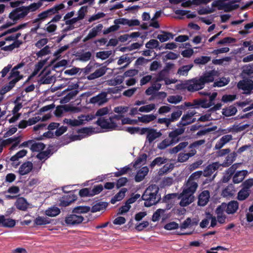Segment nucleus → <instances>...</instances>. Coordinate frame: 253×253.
Instances as JSON below:
<instances>
[{
	"label": "nucleus",
	"mask_w": 253,
	"mask_h": 253,
	"mask_svg": "<svg viewBox=\"0 0 253 253\" xmlns=\"http://www.w3.org/2000/svg\"><path fill=\"white\" fill-rule=\"evenodd\" d=\"M214 81L213 74L211 71L205 73L200 78H194L186 80L183 83L177 84L175 88L178 90L187 89L193 92L203 89L206 84L213 82Z\"/></svg>",
	"instance_id": "nucleus-1"
},
{
	"label": "nucleus",
	"mask_w": 253,
	"mask_h": 253,
	"mask_svg": "<svg viewBox=\"0 0 253 253\" xmlns=\"http://www.w3.org/2000/svg\"><path fill=\"white\" fill-rule=\"evenodd\" d=\"M41 1L34 2L28 6H21L13 9L8 15V18L12 22H8L0 27V30L7 28L16 24L19 21L24 19L30 12H34L42 6Z\"/></svg>",
	"instance_id": "nucleus-2"
},
{
	"label": "nucleus",
	"mask_w": 253,
	"mask_h": 253,
	"mask_svg": "<svg viewBox=\"0 0 253 253\" xmlns=\"http://www.w3.org/2000/svg\"><path fill=\"white\" fill-rule=\"evenodd\" d=\"M41 1L34 2L28 6H21L13 9L8 15V18L12 22H8L0 27V30L7 28L16 24L19 21L24 19L30 12H34L42 6Z\"/></svg>",
	"instance_id": "nucleus-3"
},
{
	"label": "nucleus",
	"mask_w": 253,
	"mask_h": 253,
	"mask_svg": "<svg viewBox=\"0 0 253 253\" xmlns=\"http://www.w3.org/2000/svg\"><path fill=\"white\" fill-rule=\"evenodd\" d=\"M185 130V127H178L168 133L169 138H167L158 144V148L164 150L169 146L176 144L181 139L179 137Z\"/></svg>",
	"instance_id": "nucleus-4"
},
{
	"label": "nucleus",
	"mask_w": 253,
	"mask_h": 253,
	"mask_svg": "<svg viewBox=\"0 0 253 253\" xmlns=\"http://www.w3.org/2000/svg\"><path fill=\"white\" fill-rule=\"evenodd\" d=\"M159 187L156 185L149 186L144 192L141 199L144 201V206L150 207L156 205L161 200L160 195L158 194Z\"/></svg>",
	"instance_id": "nucleus-5"
},
{
	"label": "nucleus",
	"mask_w": 253,
	"mask_h": 253,
	"mask_svg": "<svg viewBox=\"0 0 253 253\" xmlns=\"http://www.w3.org/2000/svg\"><path fill=\"white\" fill-rule=\"evenodd\" d=\"M65 5L61 3L60 4H55L53 7L48 8L41 12V14L43 18L44 21L46 19L54 16L56 14H60L59 11L65 8Z\"/></svg>",
	"instance_id": "nucleus-6"
},
{
	"label": "nucleus",
	"mask_w": 253,
	"mask_h": 253,
	"mask_svg": "<svg viewBox=\"0 0 253 253\" xmlns=\"http://www.w3.org/2000/svg\"><path fill=\"white\" fill-rule=\"evenodd\" d=\"M96 124L103 129H107L110 130L116 129L117 125L115 122L112 121V118L105 119L104 117L99 118Z\"/></svg>",
	"instance_id": "nucleus-7"
},
{
	"label": "nucleus",
	"mask_w": 253,
	"mask_h": 253,
	"mask_svg": "<svg viewBox=\"0 0 253 253\" xmlns=\"http://www.w3.org/2000/svg\"><path fill=\"white\" fill-rule=\"evenodd\" d=\"M64 188L65 187L63 188V191L65 193V194L60 198L59 206L61 207H66L70 205L72 202L76 201L77 197L76 195L74 194L73 192L71 191L66 192L64 190Z\"/></svg>",
	"instance_id": "nucleus-8"
},
{
	"label": "nucleus",
	"mask_w": 253,
	"mask_h": 253,
	"mask_svg": "<svg viewBox=\"0 0 253 253\" xmlns=\"http://www.w3.org/2000/svg\"><path fill=\"white\" fill-rule=\"evenodd\" d=\"M228 214H232L236 212L239 209V203L237 201L232 200L228 204L222 203L219 206Z\"/></svg>",
	"instance_id": "nucleus-9"
},
{
	"label": "nucleus",
	"mask_w": 253,
	"mask_h": 253,
	"mask_svg": "<svg viewBox=\"0 0 253 253\" xmlns=\"http://www.w3.org/2000/svg\"><path fill=\"white\" fill-rule=\"evenodd\" d=\"M62 17V14H56L52 17L51 20L46 25V27L44 29L48 33H54L57 30V25L54 24L59 22Z\"/></svg>",
	"instance_id": "nucleus-10"
},
{
	"label": "nucleus",
	"mask_w": 253,
	"mask_h": 253,
	"mask_svg": "<svg viewBox=\"0 0 253 253\" xmlns=\"http://www.w3.org/2000/svg\"><path fill=\"white\" fill-rule=\"evenodd\" d=\"M84 219L82 215L72 213L66 217L65 221L68 225H76L82 223Z\"/></svg>",
	"instance_id": "nucleus-11"
},
{
	"label": "nucleus",
	"mask_w": 253,
	"mask_h": 253,
	"mask_svg": "<svg viewBox=\"0 0 253 253\" xmlns=\"http://www.w3.org/2000/svg\"><path fill=\"white\" fill-rule=\"evenodd\" d=\"M184 186L185 187L182 191L183 194H188L190 196H193V194L195 192L198 186L197 182L191 181L188 179Z\"/></svg>",
	"instance_id": "nucleus-12"
},
{
	"label": "nucleus",
	"mask_w": 253,
	"mask_h": 253,
	"mask_svg": "<svg viewBox=\"0 0 253 253\" xmlns=\"http://www.w3.org/2000/svg\"><path fill=\"white\" fill-rule=\"evenodd\" d=\"M103 28V26L102 24H99L95 27L92 28L90 30L88 35L84 39L83 42H86L87 41L96 37L99 35V33L101 32Z\"/></svg>",
	"instance_id": "nucleus-13"
},
{
	"label": "nucleus",
	"mask_w": 253,
	"mask_h": 253,
	"mask_svg": "<svg viewBox=\"0 0 253 253\" xmlns=\"http://www.w3.org/2000/svg\"><path fill=\"white\" fill-rule=\"evenodd\" d=\"M19 141L20 140L18 137H11L6 139L2 140L0 142V152L2 151L3 147L14 142L11 147V148L13 149L18 145Z\"/></svg>",
	"instance_id": "nucleus-14"
},
{
	"label": "nucleus",
	"mask_w": 253,
	"mask_h": 253,
	"mask_svg": "<svg viewBox=\"0 0 253 253\" xmlns=\"http://www.w3.org/2000/svg\"><path fill=\"white\" fill-rule=\"evenodd\" d=\"M221 166L218 162H214L208 165L203 172L204 177H209L212 175Z\"/></svg>",
	"instance_id": "nucleus-15"
},
{
	"label": "nucleus",
	"mask_w": 253,
	"mask_h": 253,
	"mask_svg": "<svg viewBox=\"0 0 253 253\" xmlns=\"http://www.w3.org/2000/svg\"><path fill=\"white\" fill-rule=\"evenodd\" d=\"M107 101V93L105 92H102L95 96L90 99V103L92 104H103Z\"/></svg>",
	"instance_id": "nucleus-16"
},
{
	"label": "nucleus",
	"mask_w": 253,
	"mask_h": 253,
	"mask_svg": "<svg viewBox=\"0 0 253 253\" xmlns=\"http://www.w3.org/2000/svg\"><path fill=\"white\" fill-rule=\"evenodd\" d=\"M162 135L160 131H157V129L150 128L146 136V139L150 143H151L156 139L159 138Z\"/></svg>",
	"instance_id": "nucleus-17"
},
{
	"label": "nucleus",
	"mask_w": 253,
	"mask_h": 253,
	"mask_svg": "<svg viewBox=\"0 0 253 253\" xmlns=\"http://www.w3.org/2000/svg\"><path fill=\"white\" fill-rule=\"evenodd\" d=\"M210 192L208 190H204L202 191L198 197V205L200 206H206L209 201Z\"/></svg>",
	"instance_id": "nucleus-18"
},
{
	"label": "nucleus",
	"mask_w": 253,
	"mask_h": 253,
	"mask_svg": "<svg viewBox=\"0 0 253 253\" xmlns=\"http://www.w3.org/2000/svg\"><path fill=\"white\" fill-rule=\"evenodd\" d=\"M107 71L106 67H101L100 68L96 70L93 73L90 74L87 77L89 80H92L101 77L105 74Z\"/></svg>",
	"instance_id": "nucleus-19"
},
{
	"label": "nucleus",
	"mask_w": 253,
	"mask_h": 253,
	"mask_svg": "<svg viewBox=\"0 0 253 253\" xmlns=\"http://www.w3.org/2000/svg\"><path fill=\"white\" fill-rule=\"evenodd\" d=\"M33 169V164L31 162L24 163L19 168L18 172L21 175H24L29 173Z\"/></svg>",
	"instance_id": "nucleus-20"
},
{
	"label": "nucleus",
	"mask_w": 253,
	"mask_h": 253,
	"mask_svg": "<svg viewBox=\"0 0 253 253\" xmlns=\"http://www.w3.org/2000/svg\"><path fill=\"white\" fill-rule=\"evenodd\" d=\"M16 208L19 210L25 211L28 209V203L25 198L18 197L15 203Z\"/></svg>",
	"instance_id": "nucleus-21"
},
{
	"label": "nucleus",
	"mask_w": 253,
	"mask_h": 253,
	"mask_svg": "<svg viewBox=\"0 0 253 253\" xmlns=\"http://www.w3.org/2000/svg\"><path fill=\"white\" fill-rule=\"evenodd\" d=\"M181 199L180 202V205L181 207H186L192 203L194 201V196H190L188 194H183V192L181 194Z\"/></svg>",
	"instance_id": "nucleus-22"
},
{
	"label": "nucleus",
	"mask_w": 253,
	"mask_h": 253,
	"mask_svg": "<svg viewBox=\"0 0 253 253\" xmlns=\"http://www.w3.org/2000/svg\"><path fill=\"white\" fill-rule=\"evenodd\" d=\"M127 190L126 188H122L120 191L117 193L115 196L112 198L111 200V203L112 204H115L117 201H120L122 200L125 196L126 193L127 192Z\"/></svg>",
	"instance_id": "nucleus-23"
},
{
	"label": "nucleus",
	"mask_w": 253,
	"mask_h": 253,
	"mask_svg": "<svg viewBox=\"0 0 253 253\" xmlns=\"http://www.w3.org/2000/svg\"><path fill=\"white\" fill-rule=\"evenodd\" d=\"M237 154L235 152H233L230 154H228L221 166H222L223 167H229L235 160Z\"/></svg>",
	"instance_id": "nucleus-24"
},
{
	"label": "nucleus",
	"mask_w": 253,
	"mask_h": 253,
	"mask_svg": "<svg viewBox=\"0 0 253 253\" xmlns=\"http://www.w3.org/2000/svg\"><path fill=\"white\" fill-rule=\"evenodd\" d=\"M251 193V190H247L242 188L238 193L237 199L240 201L246 200Z\"/></svg>",
	"instance_id": "nucleus-25"
},
{
	"label": "nucleus",
	"mask_w": 253,
	"mask_h": 253,
	"mask_svg": "<svg viewBox=\"0 0 253 253\" xmlns=\"http://www.w3.org/2000/svg\"><path fill=\"white\" fill-rule=\"evenodd\" d=\"M47 61V59L40 60L35 65L33 72L30 75V78H32L36 76L39 71L42 68Z\"/></svg>",
	"instance_id": "nucleus-26"
},
{
	"label": "nucleus",
	"mask_w": 253,
	"mask_h": 253,
	"mask_svg": "<svg viewBox=\"0 0 253 253\" xmlns=\"http://www.w3.org/2000/svg\"><path fill=\"white\" fill-rule=\"evenodd\" d=\"M237 112L236 107L233 105H231L228 107L222 109V115L225 117H230L234 116Z\"/></svg>",
	"instance_id": "nucleus-27"
},
{
	"label": "nucleus",
	"mask_w": 253,
	"mask_h": 253,
	"mask_svg": "<svg viewBox=\"0 0 253 253\" xmlns=\"http://www.w3.org/2000/svg\"><path fill=\"white\" fill-rule=\"evenodd\" d=\"M246 173V170L237 171L233 177V182L236 184L241 182L244 180Z\"/></svg>",
	"instance_id": "nucleus-28"
},
{
	"label": "nucleus",
	"mask_w": 253,
	"mask_h": 253,
	"mask_svg": "<svg viewBox=\"0 0 253 253\" xmlns=\"http://www.w3.org/2000/svg\"><path fill=\"white\" fill-rule=\"evenodd\" d=\"M224 211L219 206H218L215 210L217 221L221 224L225 222L226 218V215L224 214Z\"/></svg>",
	"instance_id": "nucleus-29"
},
{
	"label": "nucleus",
	"mask_w": 253,
	"mask_h": 253,
	"mask_svg": "<svg viewBox=\"0 0 253 253\" xmlns=\"http://www.w3.org/2000/svg\"><path fill=\"white\" fill-rule=\"evenodd\" d=\"M237 87L239 89H242L245 91V94H250L249 91V81H240L237 84Z\"/></svg>",
	"instance_id": "nucleus-30"
},
{
	"label": "nucleus",
	"mask_w": 253,
	"mask_h": 253,
	"mask_svg": "<svg viewBox=\"0 0 253 253\" xmlns=\"http://www.w3.org/2000/svg\"><path fill=\"white\" fill-rule=\"evenodd\" d=\"M72 107L68 105L59 106L56 107L55 111V115L57 117H60L63 113V112L72 111Z\"/></svg>",
	"instance_id": "nucleus-31"
},
{
	"label": "nucleus",
	"mask_w": 253,
	"mask_h": 253,
	"mask_svg": "<svg viewBox=\"0 0 253 253\" xmlns=\"http://www.w3.org/2000/svg\"><path fill=\"white\" fill-rule=\"evenodd\" d=\"M156 116L154 114L143 115L138 118V120L141 123H149L156 119Z\"/></svg>",
	"instance_id": "nucleus-32"
},
{
	"label": "nucleus",
	"mask_w": 253,
	"mask_h": 253,
	"mask_svg": "<svg viewBox=\"0 0 253 253\" xmlns=\"http://www.w3.org/2000/svg\"><path fill=\"white\" fill-rule=\"evenodd\" d=\"M161 32L163 33V34L158 35L157 38L162 42L167 41L169 39H172L173 38L174 35L171 33L163 31H162Z\"/></svg>",
	"instance_id": "nucleus-33"
},
{
	"label": "nucleus",
	"mask_w": 253,
	"mask_h": 253,
	"mask_svg": "<svg viewBox=\"0 0 253 253\" xmlns=\"http://www.w3.org/2000/svg\"><path fill=\"white\" fill-rule=\"evenodd\" d=\"M50 223V219L46 217L38 216L34 220V224L36 225H43Z\"/></svg>",
	"instance_id": "nucleus-34"
},
{
	"label": "nucleus",
	"mask_w": 253,
	"mask_h": 253,
	"mask_svg": "<svg viewBox=\"0 0 253 253\" xmlns=\"http://www.w3.org/2000/svg\"><path fill=\"white\" fill-rule=\"evenodd\" d=\"M193 67V64L182 66L178 69L177 74L181 76H187Z\"/></svg>",
	"instance_id": "nucleus-35"
},
{
	"label": "nucleus",
	"mask_w": 253,
	"mask_h": 253,
	"mask_svg": "<svg viewBox=\"0 0 253 253\" xmlns=\"http://www.w3.org/2000/svg\"><path fill=\"white\" fill-rule=\"evenodd\" d=\"M60 212V210L59 208L56 207H52L48 208L45 211L46 215L50 217L56 216L58 215Z\"/></svg>",
	"instance_id": "nucleus-36"
},
{
	"label": "nucleus",
	"mask_w": 253,
	"mask_h": 253,
	"mask_svg": "<svg viewBox=\"0 0 253 253\" xmlns=\"http://www.w3.org/2000/svg\"><path fill=\"white\" fill-rule=\"evenodd\" d=\"M45 147V145L42 142H35L32 144L30 149L33 152H40L43 150Z\"/></svg>",
	"instance_id": "nucleus-37"
},
{
	"label": "nucleus",
	"mask_w": 253,
	"mask_h": 253,
	"mask_svg": "<svg viewBox=\"0 0 253 253\" xmlns=\"http://www.w3.org/2000/svg\"><path fill=\"white\" fill-rule=\"evenodd\" d=\"M79 93L78 90H72L69 92L61 100L62 103H67L73 99Z\"/></svg>",
	"instance_id": "nucleus-38"
},
{
	"label": "nucleus",
	"mask_w": 253,
	"mask_h": 253,
	"mask_svg": "<svg viewBox=\"0 0 253 253\" xmlns=\"http://www.w3.org/2000/svg\"><path fill=\"white\" fill-rule=\"evenodd\" d=\"M107 206L108 204L106 202L98 203L92 207L91 209V211L92 212H95L100 211L103 209H105Z\"/></svg>",
	"instance_id": "nucleus-39"
},
{
	"label": "nucleus",
	"mask_w": 253,
	"mask_h": 253,
	"mask_svg": "<svg viewBox=\"0 0 253 253\" xmlns=\"http://www.w3.org/2000/svg\"><path fill=\"white\" fill-rule=\"evenodd\" d=\"M239 7L238 4H234L231 1L224 4L223 10L226 12H231L233 10L237 9Z\"/></svg>",
	"instance_id": "nucleus-40"
},
{
	"label": "nucleus",
	"mask_w": 253,
	"mask_h": 253,
	"mask_svg": "<svg viewBox=\"0 0 253 253\" xmlns=\"http://www.w3.org/2000/svg\"><path fill=\"white\" fill-rule=\"evenodd\" d=\"M52 154L50 149H48L46 151H41L37 155V158L39 160H45Z\"/></svg>",
	"instance_id": "nucleus-41"
},
{
	"label": "nucleus",
	"mask_w": 253,
	"mask_h": 253,
	"mask_svg": "<svg viewBox=\"0 0 253 253\" xmlns=\"http://www.w3.org/2000/svg\"><path fill=\"white\" fill-rule=\"evenodd\" d=\"M63 123L72 126H79L83 124V120H78L76 119L72 120L70 119L65 118L63 120Z\"/></svg>",
	"instance_id": "nucleus-42"
},
{
	"label": "nucleus",
	"mask_w": 253,
	"mask_h": 253,
	"mask_svg": "<svg viewBox=\"0 0 253 253\" xmlns=\"http://www.w3.org/2000/svg\"><path fill=\"white\" fill-rule=\"evenodd\" d=\"M211 60V57L207 56H202L196 58L194 60V63L197 65H204Z\"/></svg>",
	"instance_id": "nucleus-43"
},
{
	"label": "nucleus",
	"mask_w": 253,
	"mask_h": 253,
	"mask_svg": "<svg viewBox=\"0 0 253 253\" xmlns=\"http://www.w3.org/2000/svg\"><path fill=\"white\" fill-rule=\"evenodd\" d=\"M167 162V159L164 157H157L152 162L150 166L151 168H153L156 165L160 166L162 164H166Z\"/></svg>",
	"instance_id": "nucleus-44"
},
{
	"label": "nucleus",
	"mask_w": 253,
	"mask_h": 253,
	"mask_svg": "<svg viewBox=\"0 0 253 253\" xmlns=\"http://www.w3.org/2000/svg\"><path fill=\"white\" fill-rule=\"evenodd\" d=\"M90 207L88 206H77L74 208L72 211V213L75 214L87 213L90 211Z\"/></svg>",
	"instance_id": "nucleus-45"
},
{
	"label": "nucleus",
	"mask_w": 253,
	"mask_h": 253,
	"mask_svg": "<svg viewBox=\"0 0 253 253\" xmlns=\"http://www.w3.org/2000/svg\"><path fill=\"white\" fill-rule=\"evenodd\" d=\"M27 154V151L25 149H23L18 151L14 155L12 156L10 160L12 162L18 161L19 159L24 157Z\"/></svg>",
	"instance_id": "nucleus-46"
},
{
	"label": "nucleus",
	"mask_w": 253,
	"mask_h": 253,
	"mask_svg": "<svg viewBox=\"0 0 253 253\" xmlns=\"http://www.w3.org/2000/svg\"><path fill=\"white\" fill-rule=\"evenodd\" d=\"M21 44V41H14L12 44L3 47L2 49L4 51H11L15 48L19 47Z\"/></svg>",
	"instance_id": "nucleus-47"
},
{
	"label": "nucleus",
	"mask_w": 253,
	"mask_h": 253,
	"mask_svg": "<svg viewBox=\"0 0 253 253\" xmlns=\"http://www.w3.org/2000/svg\"><path fill=\"white\" fill-rule=\"evenodd\" d=\"M182 114V111L180 110L173 112L169 118L170 123L174 122L178 120Z\"/></svg>",
	"instance_id": "nucleus-48"
},
{
	"label": "nucleus",
	"mask_w": 253,
	"mask_h": 253,
	"mask_svg": "<svg viewBox=\"0 0 253 253\" xmlns=\"http://www.w3.org/2000/svg\"><path fill=\"white\" fill-rule=\"evenodd\" d=\"M236 40L235 38L231 37H225L217 42V45H224L227 43H232L236 42Z\"/></svg>",
	"instance_id": "nucleus-49"
},
{
	"label": "nucleus",
	"mask_w": 253,
	"mask_h": 253,
	"mask_svg": "<svg viewBox=\"0 0 253 253\" xmlns=\"http://www.w3.org/2000/svg\"><path fill=\"white\" fill-rule=\"evenodd\" d=\"M159 42L157 40L154 39L150 40L145 44L146 47L148 49L156 48L159 46Z\"/></svg>",
	"instance_id": "nucleus-50"
},
{
	"label": "nucleus",
	"mask_w": 253,
	"mask_h": 253,
	"mask_svg": "<svg viewBox=\"0 0 253 253\" xmlns=\"http://www.w3.org/2000/svg\"><path fill=\"white\" fill-rule=\"evenodd\" d=\"M165 212V210L162 209H159L153 213L152 220L153 221H158L161 217V214H163Z\"/></svg>",
	"instance_id": "nucleus-51"
},
{
	"label": "nucleus",
	"mask_w": 253,
	"mask_h": 253,
	"mask_svg": "<svg viewBox=\"0 0 253 253\" xmlns=\"http://www.w3.org/2000/svg\"><path fill=\"white\" fill-rule=\"evenodd\" d=\"M173 168L174 166L172 164H166L162 168L160 169V174L161 175L167 173L169 170L172 169Z\"/></svg>",
	"instance_id": "nucleus-52"
},
{
	"label": "nucleus",
	"mask_w": 253,
	"mask_h": 253,
	"mask_svg": "<svg viewBox=\"0 0 253 253\" xmlns=\"http://www.w3.org/2000/svg\"><path fill=\"white\" fill-rule=\"evenodd\" d=\"M237 98L236 94H225L222 96L221 101L224 103L232 102Z\"/></svg>",
	"instance_id": "nucleus-53"
},
{
	"label": "nucleus",
	"mask_w": 253,
	"mask_h": 253,
	"mask_svg": "<svg viewBox=\"0 0 253 253\" xmlns=\"http://www.w3.org/2000/svg\"><path fill=\"white\" fill-rule=\"evenodd\" d=\"M131 169L128 166H125L121 168L119 171L114 172V174L115 177H119L127 173Z\"/></svg>",
	"instance_id": "nucleus-54"
},
{
	"label": "nucleus",
	"mask_w": 253,
	"mask_h": 253,
	"mask_svg": "<svg viewBox=\"0 0 253 253\" xmlns=\"http://www.w3.org/2000/svg\"><path fill=\"white\" fill-rule=\"evenodd\" d=\"M20 78V80L23 78V76L20 74V72L18 70L12 68L11 70L9 75L8 77V80H10L12 78Z\"/></svg>",
	"instance_id": "nucleus-55"
},
{
	"label": "nucleus",
	"mask_w": 253,
	"mask_h": 253,
	"mask_svg": "<svg viewBox=\"0 0 253 253\" xmlns=\"http://www.w3.org/2000/svg\"><path fill=\"white\" fill-rule=\"evenodd\" d=\"M128 181V180L126 177H122L120 178L117 180L116 184V188L119 189L125 186Z\"/></svg>",
	"instance_id": "nucleus-56"
},
{
	"label": "nucleus",
	"mask_w": 253,
	"mask_h": 253,
	"mask_svg": "<svg viewBox=\"0 0 253 253\" xmlns=\"http://www.w3.org/2000/svg\"><path fill=\"white\" fill-rule=\"evenodd\" d=\"M87 12V6H82L78 11V16H77L78 18H79L80 20H83L84 18L85 13Z\"/></svg>",
	"instance_id": "nucleus-57"
},
{
	"label": "nucleus",
	"mask_w": 253,
	"mask_h": 253,
	"mask_svg": "<svg viewBox=\"0 0 253 253\" xmlns=\"http://www.w3.org/2000/svg\"><path fill=\"white\" fill-rule=\"evenodd\" d=\"M155 108L154 104H150L147 105L141 106L139 108V111L141 112H149Z\"/></svg>",
	"instance_id": "nucleus-58"
},
{
	"label": "nucleus",
	"mask_w": 253,
	"mask_h": 253,
	"mask_svg": "<svg viewBox=\"0 0 253 253\" xmlns=\"http://www.w3.org/2000/svg\"><path fill=\"white\" fill-rule=\"evenodd\" d=\"M50 53L49 47L46 45L43 48L39 51L37 53L38 57H42L43 56L48 54Z\"/></svg>",
	"instance_id": "nucleus-59"
},
{
	"label": "nucleus",
	"mask_w": 253,
	"mask_h": 253,
	"mask_svg": "<svg viewBox=\"0 0 253 253\" xmlns=\"http://www.w3.org/2000/svg\"><path fill=\"white\" fill-rule=\"evenodd\" d=\"M4 220L2 224L3 227L11 228L15 225L16 222L14 219L10 218L6 219L4 218Z\"/></svg>",
	"instance_id": "nucleus-60"
},
{
	"label": "nucleus",
	"mask_w": 253,
	"mask_h": 253,
	"mask_svg": "<svg viewBox=\"0 0 253 253\" xmlns=\"http://www.w3.org/2000/svg\"><path fill=\"white\" fill-rule=\"evenodd\" d=\"M103 189V187L101 184L95 185L93 187V189L90 190L91 196H93L95 195L100 193Z\"/></svg>",
	"instance_id": "nucleus-61"
},
{
	"label": "nucleus",
	"mask_w": 253,
	"mask_h": 253,
	"mask_svg": "<svg viewBox=\"0 0 253 253\" xmlns=\"http://www.w3.org/2000/svg\"><path fill=\"white\" fill-rule=\"evenodd\" d=\"M182 97L180 95H171L168 98V101L170 103L177 104L182 100Z\"/></svg>",
	"instance_id": "nucleus-62"
},
{
	"label": "nucleus",
	"mask_w": 253,
	"mask_h": 253,
	"mask_svg": "<svg viewBox=\"0 0 253 253\" xmlns=\"http://www.w3.org/2000/svg\"><path fill=\"white\" fill-rule=\"evenodd\" d=\"M202 175L203 176V172L202 170L197 171L193 173L188 178V180L195 181L198 179Z\"/></svg>",
	"instance_id": "nucleus-63"
},
{
	"label": "nucleus",
	"mask_w": 253,
	"mask_h": 253,
	"mask_svg": "<svg viewBox=\"0 0 253 253\" xmlns=\"http://www.w3.org/2000/svg\"><path fill=\"white\" fill-rule=\"evenodd\" d=\"M190 157V155L187 153H180L178 155L177 161L180 163L186 162Z\"/></svg>",
	"instance_id": "nucleus-64"
}]
</instances>
